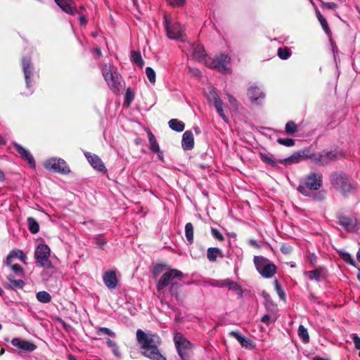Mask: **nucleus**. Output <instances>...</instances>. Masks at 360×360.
I'll return each instance as SVG.
<instances>
[{
  "label": "nucleus",
  "mask_w": 360,
  "mask_h": 360,
  "mask_svg": "<svg viewBox=\"0 0 360 360\" xmlns=\"http://www.w3.org/2000/svg\"><path fill=\"white\" fill-rule=\"evenodd\" d=\"M181 284L176 281L171 283V285L169 288V293L177 298L179 295V290L181 288Z\"/></svg>",
  "instance_id": "nucleus-42"
},
{
  "label": "nucleus",
  "mask_w": 360,
  "mask_h": 360,
  "mask_svg": "<svg viewBox=\"0 0 360 360\" xmlns=\"http://www.w3.org/2000/svg\"><path fill=\"white\" fill-rule=\"evenodd\" d=\"M131 60L136 63L137 65L140 67H143L144 62L142 59V57L139 52H136L134 51L131 52Z\"/></svg>",
  "instance_id": "nucleus-37"
},
{
  "label": "nucleus",
  "mask_w": 360,
  "mask_h": 360,
  "mask_svg": "<svg viewBox=\"0 0 360 360\" xmlns=\"http://www.w3.org/2000/svg\"><path fill=\"white\" fill-rule=\"evenodd\" d=\"M298 335L302 340V341L305 343L309 342V336L307 331V329L302 325H300L298 328Z\"/></svg>",
  "instance_id": "nucleus-35"
},
{
  "label": "nucleus",
  "mask_w": 360,
  "mask_h": 360,
  "mask_svg": "<svg viewBox=\"0 0 360 360\" xmlns=\"http://www.w3.org/2000/svg\"><path fill=\"white\" fill-rule=\"evenodd\" d=\"M338 219L339 224L342 226L346 231L349 232L357 231L358 228L356 218L339 214L338 216Z\"/></svg>",
  "instance_id": "nucleus-14"
},
{
  "label": "nucleus",
  "mask_w": 360,
  "mask_h": 360,
  "mask_svg": "<svg viewBox=\"0 0 360 360\" xmlns=\"http://www.w3.org/2000/svg\"><path fill=\"white\" fill-rule=\"evenodd\" d=\"M254 263L257 271L264 278H272L276 272V266L262 256H255Z\"/></svg>",
  "instance_id": "nucleus-5"
},
{
  "label": "nucleus",
  "mask_w": 360,
  "mask_h": 360,
  "mask_svg": "<svg viewBox=\"0 0 360 360\" xmlns=\"http://www.w3.org/2000/svg\"><path fill=\"white\" fill-rule=\"evenodd\" d=\"M168 3L173 7H181L185 4L186 0H168Z\"/></svg>",
  "instance_id": "nucleus-51"
},
{
  "label": "nucleus",
  "mask_w": 360,
  "mask_h": 360,
  "mask_svg": "<svg viewBox=\"0 0 360 360\" xmlns=\"http://www.w3.org/2000/svg\"><path fill=\"white\" fill-rule=\"evenodd\" d=\"M181 146L184 150H191L194 146V137L191 131H186L184 133L181 141Z\"/></svg>",
  "instance_id": "nucleus-25"
},
{
  "label": "nucleus",
  "mask_w": 360,
  "mask_h": 360,
  "mask_svg": "<svg viewBox=\"0 0 360 360\" xmlns=\"http://www.w3.org/2000/svg\"><path fill=\"white\" fill-rule=\"evenodd\" d=\"M270 321H271V317L268 314L264 315L261 319V321L266 324H269L270 323Z\"/></svg>",
  "instance_id": "nucleus-59"
},
{
  "label": "nucleus",
  "mask_w": 360,
  "mask_h": 360,
  "mask_svg": "<svg viewBox=\"0 0 360 360\" xmlns=\"http://www.w3.org/2000/svg\"><path fill=\"white\" fill-rule=\"evenodd\" d=\"M183 273L176 269H167L160 278L157 283V289L160 292L164 290L175 278L181 279Z\"/></svg>",
  "instance_id": "nucleus-11"
},
{
  "label": "nucleus",
  "mask_w": 360,
  "mask_h": 360,
  "mask_svg": "<svg viewBox=\"0 0 360 360\" xmlns=\"http://www.w3.org/2000/svg\"><path fill=\"white\" fill-rule=\"evenodd\" d=\"M278 143L281 145H283L285 146L290 147L295 145V141L292 139L290 138H279L277 140Z\"/></svg>",
  "instance_id": "nucleus-47"
},
{
  "label": "nucleus",
  "mask_w": 360,
  "mask_h": 360,
  "mask_svg": "<svg viewBox=\"0 0 360 360\" xmlns=\"http://www.w3.org/2000/svg\"><path fill=\"white\" fill-rule=\"evenodd\" d=\"M337 4L333 2H323L321 1V7L326 9H335L337 8Z\"/></svg>",
  "instance_id": "nucleus-52"
},
{
  "label": "nucleus",
  "mask_w": 360,
  "mask_h": 360,
  "mask_svg": "<svg viewBox=\"0 0 360 360\" xmlns=\"http://www.w3.org/2000/svg\"><path fill=\"white\" fill-rule=\"evenodd\" d=\"M96 333L98 335H107L112 337V338L116 336L115 333H114L112 330H111L110 329L105 328V327L98 328Z\"/></svg>",
  "instance_id": "nucleus-43"
},
{
  "label": "nucleus",
  "mask_w": 360,
  "mask_h": 360,
  "mask_svg": "<svg viewBox=\"0 0 360 360\" xmlns=\"http://www.w3.org/2000/svg\"><path fill=\"white\" fill-rule=\"evenodd\" d=\"M319 21L320 22V23L322 26V28L325 31V32L327 34H329L330 32V29H329V27H328L326 20L323 18V15H320V18H319Z\"/></svg>",
  "instance_id": "nucleus-48"
},
{
  "label": "nucleus",
  "mask_w": 360,
  "mask_h": 360,
  "mask_svg": "<svg viewBox=\"0 0 360 360\" xmlns=\"http://www.w3.org/2000/svg\"><path fill=\"white\" fill-rule=\"evenodd\" d=\"M310 158V153L307 150H300L297 153H295L293 155L290 156L288 158L280 160V162L283 163L285 162H288L290 163H297L299 162L301 160L309 159Z\"/></svg>",
  "instance_id": "nucleus-22"
},
{
  "label": "nucleus",
  "mask_w": 360,
  "mask_h": 360,
  "mask_svg": "<svg viewBox=\"0 0 360 360\" xmlns=\"http://www.w3.org/2000/svg\"><path fill=\"white\" fill-rule=\"evenodd\" d=\"M230 61V57L223 53L216 56L213 59L209 58L208 60H205V65L210 68L217 70L221 73H226L229 72V68L227 67V65L229 64Z\"/></svg>",
  "instance_id": "nucleus-7"
},
{
  "label": "nucleus",
  "mask_w": 360,
  "mask_h": 360,
  "mask_svg": "<svg viewBox=\"0 0 360 360\" xmlns=\"http://www.w3.org/2000/svg\"><path fill=\"white\" fill-rule=\"evenodd\" d=\"M8 285L12 289L22 288L25 282L22 279L15 280L13 276H8Z\"/></svg>",
  "instance_id": "nucleus-30"
},
{
  "label": "nucleus",
  "mask_w": 360,
  "mask_h": 360,
  "mask_svg": "<svg viewBox=\"0 0 360 360\" xmlns=\"http://www.w3.org/2000/svg\"><path fill=\"white\" fill-rule=\"evenodd\" d=\"M193 58L199 62H203L205 64V60H208L206 58L205 49L201 45L193 46Z\"/></svg>",
  "instance_id": "nucleus-26"
},
{
  "label": "nucleus",
  "mask_w": 360,
  "mask_h": 360,
  "mask_svg": "<svg viewBox=\"0 0 360 360\" xmlns=\"http://www.w3.org/2000/svg\"><path fill=\"white\" fill-rule=\"evenodd\" d=\"M84 155L87 159L89 164L98 172L105 173L107 169L104 165L102 160L96 154H91L89 152H85Z\"/></svg>",
  "instance_id": "nucleus-16"
},
{
  "label": "nucleus",
  "mask_w": 360,
  "mask_h": 360,
  "mask_svg": "<svg viewBox=\"0 0 360 360\" xmlns=\"http://www.w3.org/2000/svg\"><path fill=\"white\" fill-rule=\"evenodd\" d=\"M319 21L320 22V23L322 26V28L325 31V32L327 34H329L330 32V29H329V27H328L326 20L323 18V15H320V18H319Z\"/></svg>",
  "instance_id": "nucleus-49"
},
{
  "label": "nucleus",
  "mask_w": 360,
  "mask_h": 360,
  "mask_svg": "<svg viewBox=\"0 0 360 360\" xmlns=\"http://www.w3.org/2000/svg\"><path fill=\"white\" fill-rule=\"evenodd\" d=\"M343 156L342 150L338 148L330 150H324L317 153H310L309 160L319 165H325L330 161L338 159Z\"/></svg>",
  "instance_id": "nucleus-4"
},
{
  "label": "nucleus",
  "mask_w": 360,
  "mask_h": 360,
  "mask_svg": "<svg viewBox=\"0 0 360 360\" xmlns=\"http://www.w3.org/2000/svg\"><path fill=\"white\" fill-rule=\"evenodd\" d=\"M14 258L18 259L20 261L22 262H25L27 259V256L21 250L14 249L11 250L9 254L7 255L6 258L4 261V264L10 265L11 262H12Z\"/></svg>",
  "instance_id": "nucleus-21"
},
{
  "label": "nucleus",
  "mask_w": 360,
  "mask_h": 360,
  "mask_svg": "<svg viewBox=\"0 0 360 360\" xmlns=\"http://www.w3.org/2000/svg\"><path fill=\"white\" fill-rule=\"evenodd\" d=\"M274 283H275V285H276V291L279 295V297L281 298V299H284L285 298V293L282 291L278 281L276 280L274 281Z\"/></svg>",
  "instance_id": "nucleus-55"
},
{
  "label": "nucleus",
  "mask_w": 360,
  "mask_h": 360,
  "mask_svg": "<svg viewBox=\"0 0 360 360\" xmlns=\"http://www.w3.org/2000/svg\"><path fill=\"white\" fill-rule=\"evenodd\" d=\"M37 300L41 303H49L51 300V295L46 291H39L36 294Z\"/></svg>",
  "instance_id": "nucleus-33"
},
{
  "label": "nucleus",
  "mask_w": 360,
  "mask_h": 360,
  "mask_svg": "<svg viewBox=\"0 0 360 360\" xmlns=\"http://www.w3.org/2000/svg\"><path fill=\"white\" fill-rule=\"evenodd\" d=\"M322 184V176L316 173L309 174L305 181L304 185H300L298 191L304 195H309L307 189L318 190Z\"/></svg>",
  "instance_id": "nucleus-9"
},
{
  "label": "nucleus",
  "mask_w": 360,
  "mask_h": 360,
  "mask_svg": "<svg viewBox=\"0 0 360 360\" xmlns=\"http://www.w3.org/2000/svg\"><path fill=\"white\" fill-rule=\"evenodd\" d=\"M308 278L311 281H316L317 282L321 281V271L320 269H314L312 271H309L307 273Z\"/></svg>",
  "instance_id": "nucleus-40"
},
{
  "label": "nucleus",
  "mask_w": 360,
  "mask_h": 360,
  "mask_svg": "<svg viewBox=\"0 0 360 360\" xmlns=\"http://www.w3.org/2000/svg\"><path fill=\"white\" fill-rule=\"evenodd\" d=\"M5 179L6 178L4 172L1 170H0V181H4Z\"/></svg>",
  "instance_id": "nucleus-64"
},
{
  "label": "nucleus",
  "mask_w": 360,
  "mask_h": 360,
  "mask_svg": "<svg viewBox=\"0 0 360 360\" xmlns=\"http://www.w3.org/2000/svg\"><path fill=\"white\" fill-rule=\"evenodd\" d=\"M107 345L111 348L112 353L117 357H120V352L119 351V347L117 344L110 339L107 340L106 341Z\"/></svg>",
  "instance_id": "nucleus-39"
},
{
  "label": "nucleus",
  "mask_w": 360,
  "mask_h": 360,
  "mask_svg": "<svg viewBox=\"0 0 360 360\" xmlns=\"http://www.w3.org/2000/svg\"><path fill=\"white\" fill-rule=\"evenodd\" d=\"M213 105L214 106L217 112H218V114L219 115V116L225 121V122H227V117H226L224 112V110H223V103L221 101V100L220 101H216V103H212Z\"/></svg>",
  "instance_id": "nucleus-38"
},
{
  "label": "nucleus",
  "mask_w": 360,
  "mask_h": 360,
  "mask_svg": "<svg viewBox=\"0 0 360 360\" xmlns=\"http://www.w3.org/2000/svg\"><path fill=\"white\" fill-rule=\"evenodd\" d=\"M278 56L282 60H286L291 56V52L288 48H279L278 49Z\"/></svg>",
  "instance_id": "nucleus-45"
},
{
  "label": "nucleus",
  "mask_w": 360,
  "mask_h": 360,
  "mask_svg": "<svg viewBox=\"0 0 360 360\" xmlns=\"http://www.w3.org/2000/svg\"><path fill=\"white\" fill-rule=\"evenodd\" d=\"M134 97V93L130 90L127 89L125 94V101L127 102V104L129 105L133 101Z\"/></svg>",
  "instance_id": "nucleus-53"
},
{
  "label": "nucleus",
  "mask_w": 360,
  "mask_h": 360,
  "mask_svg": "<svg viewBox=\"0 0 360 360\" xmlns=\"http://www.w3.org/2000/svg\"><path fill=\"white\" fill-rule=\"evenodd\" d=\"M27 223H28L29 231L32 233L35 234L39 232V224L34 218L29 217L27 219Z\"/></svg>",
  "instance_id": "nucleus-34"
},
{
  "label": "nucleus",
  "mask_w": 360,
  "mask_h": 360,
  "mask_svg": "<svg viewBox=\"0 0 360 360\" xmlns=\"http://www.w3.org/2000/svg\"><path fill=\"white\" fill-rule=\"evenodd\" d=\"M51 250L49 247L45 244L39 245L34 252V257L39 266L46 269L51 268V262L49 259Z\"/></svg>",
  "instance_id": "nucleus-8"
},
{
  "label": "nucleus",
  "mask_w": 360,
  "mask_h": 360,
  "mask_svg": "<svg viewBox=\"0 0 360 360\" xmlns=\"http://www.w3.org/2000/svg\"><path fill=\"white\" fill-rule=\"evenodd\" d=\"M56 4L66 13L75 15L79 13L73 0H54Z\"/></svg>",
  "instance_id": "nucleus-18"
},
{
  "label": "nucleus",
  "mask_w": 360,
  "mask_h": 360,
  "mask_svg": "<svg viewBox=\"0 0 360 360\" xmlns=\"http://www.w3.org/2000/svg\"><path fill=\"white\" fill-rule=\"evenodd\" d=\"M7 266L11 268L15 276H23L24 270L19 264H12V262H11V264Z\"/></svg>",
  "instance_id": "nucleus-41"
},
{
  "label": "nucleus",
  "mask_w": 360,
  "mask_h": 360,
  "mask_svg": "<svg viewBox=\"0 0 360 360\" xmlns=\"http://www.w3.org/2000/svg\"><path fill=\"white\" fill-rule=\"evenodd\" d=\"M162 267V264H158V265H156L154 268V270H153V274L155 276H157L159 273H160V269Z\"/></svg>",
  "instance_id": "nucleus-60"
},
{
  "label": "nucleus",
  "mask_w": 360,
  "mask_h": 360,
  "mask_svg": "<svg viewBox=\"0 0 360 360\" xmlns=\"http://www.w3.org/2000/svg\"><path fill=\"white\" fill-rule=\"evenodd\" d=\"M44 167L46 169L63 174H68L70 172L65 161L61 158H52L47 160L44 163Z\"/></svg>",
  "instance_id": "nucleus-12"
},
{
  "label": "nucleus",
  "mask_w": 360,
  "mask_h": 360,
  "mask_svg": "<svg viewBox=\"0 0 360 360\" xmlns=\"http://www.w3.org/2000/svg\"><path fill=\"white\" fill-rule=\"evenodd\" d=\"M136 340L142 349L143 354L152 360H166L159 352L160 338L155 333H146L141 329L136 330Z\"/></svg>",
  "instance_id": "nucleus-1"
},
{
  "label": "nucleus",
  "mask_w": 360,
  "mask_h": 360,
  "mask_svg": "<svg viewBox=\"0 0 360 360\" xmlns=\"http://www.w3.org/2000/svg\"><path fill=\"white\" fill-rule=\"evenodd\" d=\"M86 22H87V20H86L85 16L82 15L79 17V23L81 25L84 26V25H86Z\"/></svg>",
  "instance_id": "nucleus-61"
},
{
  "label": "nucleus",
  "mask_w": 360,
  "mask_h": 360,
  "mask_svg": "<svg viewBox=\"0 0 360 360\" xmlns=\"http://www.w3.org/2000/svg\"><path fill=\"white\" fill-rule=\"evenodd\" d=\"M185 236L189 244L193 242V226L188 222L185 225Z\"/></svg>",
  "instance_id": "nucleus-32"
},
{
  "label": "nucleus",
  "mask_w": 360,
  "mask_h": 360,
  "mask_svg": "<svg viewBox=\"0 0 360 360\" xmlns=\"http://www.w3.org/2000/svg\"><path fill=\"white\" fill-rule=\"evenodd\" d=\"M342 259L347 263H349L352 265H354V261L352 257L351 256V255H349V253H347V252L343 253Z\"/></svg>",
  "instance_id": "nucleus-54"
},
{
  "label": "nucleus",
  "mask_w": 360,
  "mask_h": 360,
  "mask_svg": "<svg viewBox=\"0 0 360 360\" xmlns=\"http://www.w3.org/2000/svg\"><path fill=\"white\" fill-rule=\"evenodd\" d=\"M103 281L105 286L110 289H115L117 285V278L115 271H105L103 276Z\"/></svg>",
  "instance_id": "nucleus-19"
},
{
  "label": "nucleus",
  "mask_w": 360,
  "mask_h": 360,
  "mask_svg": "<svg viewBox=\"0 0 360 360\" xmlns=\"http://www.w3.org/2000/svg\"><path fill=\"white\" fill-rule=\"evenodd\" d=\"M229 335L236 338L240 345L245 348H253L254 345L252 340L245 338L238 331H231Z\"/></svg>",
  "instance_id": "nucleus-24"
},
{
  "label": "nucleus",
  "mask_w": 360,
  "mask_h": 360,
  "mask_svg": "<svg viewBox=\"0 0 360 360\" xmlns=\"http://www.w3.org/2000/svg\"><path fill=\"white\" fill-rule=\"evenodd\" d=\"M287 134H293L297 131V125L292 121L288 122L285 127Z\"/></svg>",
  "instance_id": "nucleus-44"
},
{
  "label": "nucleus",
  "mask_w": 360,
  "mask_h": 360,
  "mask_svg": "<svg viewBox=\"0 0 360 360\" xmlns=\"http://www.w3.org/2000/svg\"><path fill=\"white\" fill-rule=\"evenodd\" d=\"M22 67L25 76V80L26 82V86L27 89H30L32 82L31 78L33 75L34 70V68L31 63V59L30 57H25L22 58Z\"/></svg>",
  "instance_id": "nucleus-15"
},
{
  "label": "nucleus",
  "mask_w": 360,
  "mask_h": 360,
  "mask_svg": "<svg viewBox=\"0 0 360 360\" xmlns=\"http://www.w3.org/2000/svg\"><path fill=\"white\" fill-rule=\"evenodd\" d=\"M101 71L109 88L115 93L119 92L122 88V79L117 68L111 64H104Z\"/></svg>",
  "instance_id": "nucleus-2"
},
{
  "label": "nucleus",
  "mask_w": 360,
  "mask_h": 360,
  "mask_svg": "<svg viewBox=\"0 0 360 360\" xmlns=\"http://www.w3.org/2000/svg\"><path fill=\"white\" fill-rule=\"evenodd\" d=\"M248 97L252 104L261 105L265 98V93L259 86L252 85L248 89Z\"/></svg>",
  "instance_id": "nucleus-13"
},
{
  "label": "nucleus",
  "mask_w": 360,
  "mask_h": 360,
  "mask_svg": "<svg viewBox=\"0 0 360 360\" xmlns=\"http://www.w3.org/2000/svg\"><path fill=\"white\" fill-rule=\"evenodd\" d=\"M13 145L18 153L22 157V158H23L27 162L30 167L34 168L35 161L32 154L27 150L21 146L20 144L15 143Z\"/></svg>",
  "instance_id": "nucleus-20"
},
{
  "label": "nucleus",
  "mask_w": 360,
  "mask_h": 360,
  "mask_svg": "<svg viewBox=\"0 0 360 360\" xmlns=\"http://www.w3.org/2000/svg\"><path fill=\"white\" fill-rule=\"evenodd\" d=\"M174 341L181 359L182 360H188L189 352L191 349V343L181 333L175 334Z\"/></svg>",
  "instance_id": "nucleus-10"
},
{
  "label": "nucleus",
  "mask_w": 360,
  "mask_h": 360,
  "mask_svg": "<svg viewBox=\"0 0 360 360\" xmlns=\"http://www.w3.org/2000/svg\"><path fill=\"white\" fill-rule=\"evenodd\" d=\"M6 139L1 136H0V145H4L6 144Z\"/></svg>",
  "instance_id": "nucleus-63"
},
{
  "label": "nucleus",
  "mask_w": 360,
  "mask_h": 360,
  "mask_svg": "<svg viewBox=\"0 0 360 360\" xmlns=\"http://www.w3.org/2000/svg\"><path fill=\"white\" fill-rule=\"evenodd\" d=\"M106 243V240L103 238L99 237L96 239V243L101 248H103Z\"/></svg>",
  "instance_id": "nucleus-57"
},
{
  "label": "nucleus",
  "mask_w": 360,
  "mask_h": 360,
  "mask_svg": "<svg viewBox=\"0 0 360 360\" xmlns=\"http://www.w3.org/2000/svg\"><path fill=\"white\" fill-rule=\"evenodd\" d=\"M221 256L222 257L221 250L218 248H209L207 252V257L209 261L214 262L217 258Z\"/></svg>",
  "instance_id": "nucleus-28"
},
{
  "label": "nucleus",
  "mask_w": 360,
  "mask_h": 360,
  "mask_svg": "<svg viewBox=\"0 0 360 360\" xmlns=\"http://www.w3.org/2000/svg\"><path fill=\"white\" fill-rule=\"evenodd\" d=\"M149 148L154 152L157 153L160 159L162 158V153L160 150L159 145L155 139V136L150 132L148 134Z\"/></svg>",
  "instance_id": "nucleus-27"
},
{
  "label": "nucleus",
  "mask_w": 360,
  "mask_h": 360,
  "mask_svg": "<svg viewBox=\"0 0 360 360\" xmlns=\"http://www.w3.org/2000/svg\"><path fill=\"white\" fill-rule=\"evenodd\" d=\"M169 127L174 131L181 132L185 128V124L183 122L177 119H172L168 122Z\"/></svg>",
  "instance_id": "nucleus-29"
},
{
  "label": "nucleus",
  "mask_w": 360,
  "mask_h": 360,
  "mask_svg": "<svg viewBox=\"0 0 360 360\" xmlns=\"http://www.w3.org/2000/svg\"><path fill=\"white\" fill-rule=\"evenodd\" d=\"M211 232H212V236L218 240H220V241H223L224 240V237L223 236V235L215 228H212L211 229Z\"/></svg>",
  "instance_id": "nucleus-50"
},
{
  "label": "nucleus",
  "mask_w": 360,
  "mask_h": 360,
  "mask_svg": "<svg viewBox=\"0 0 360 360\" xmlns=\"http://www.w3.org/2000/svg\"><path fill=\"white\" fill-rule=\"evenodd\" d=\"M164 24L168 38L179 41H186V36L184 32V28L179 22L171 20L167 15H165Z\"/></svg>",
  "instance_id": "nucleus-3"
},
{
  "label": "nucleus",
  "mask_w": 360,
  "mask_h": 360,
  "mask_svg": "<svg viewBox=\"0 0 360 360\" xmlns=\"http://www.w3.org/2000/svg\"><path fill=\"white\" fill-rule=\"evenodd\" d=\"M353 342L354 343L356 349L359 350L360 349V337H359L358 335H354Z\"/></svg>",
  "instance_id": "nucleus-56"
},
{
  "label": "nucleus",
  "mask_w": 360,
  "mask_h": 360,
  "mask_svg": "<svg viewBox=\"0 0 360 360\" xmlns=\"http://www.w3.org/2000/svg\"><path fill=\"white\" fill-rule=\"evenodd\" d=\"M146 74L150 82L152 84H155L156 79V75L154 70L150 67H147L146 68Z\"/></svg>",
  "instance_id": "nucleus-46"
},
{
  "label": "nucleus",
  "mask_w": 360,
  "mask_h": 360,
  "mask_svg": "<svg viewBox=\"0 0 360 360\" xmlns=\"http://www.w3.org/2000/svg\"><path fill=\"white\" fill-rule=\"evenodd\" d=\"M190 70L193 75L196 76H200L201 75L200 71L198 69H190Z\"/></svg>",
  "instance_id": "nucleus-62"
},
{
  "label": "nucleus",
  "mask_w": 360,
  "mask_h": 360,
  "mask_svg": "<svg viewBox=\"0 0 360 360\" xmlns=\"http://www.w3.org/2000/svg\"><path fill=\"white\" fill-rule=\"evenodd\" d=\"M228 100L233 106H236L237 101L233 96L228 94Z\"/></svg>",
  "instance_id": "nucleus-58"
},
{
  "label": "nucleus",
  "mask_w": 360,
  "mask_h": 360,
  "mask_svg": "<svg viewBox=\"0 0 360 360\" xmlns=\"http://www.w3.org/2000/svg\"><path fill=\"white\" fill-rule=\"evenodd\" d=\"M219 286L226 287L229 290L235 291L240 297L243 296V291L241 287L236 282L231 281L229 278L221 281Z\"/></svg>",
  "instance_id": "nucleus-23"
},
{
  "label": "nucleus",
  "mask_w": 360,
  "mask_h": 360,
  "mask_svg": "<svg viewBox=\"0 0 360 360\" xmlns=\"http://www.w3.org/2000/svg\"><path fill=\"white\" fill-rule=\"evenodd\" d=\"M206 94L207 99L211 103H214L216 101L221 100L217 93L213 88H209L208 91Z\"/></svg>",
  "instance_id": "nucleus-36"
},
{
  "label": "nucleus",
  "mask_w": 360,
  "mask_h": 360,
  "mask_svg": "<svg viewBox=\"0 0 360 360\" xmlns=\"http://www.w3.org/2000/svg\"><path fill=\"white\" fill-rule=\"evenodd\" d=\"M11 344L13 347L26 352H32L37 349V346L34 343L18 338H13L11 340Z\"/></svg>",
  "instance_id": "nucleus-17"
},
{
  "label": "nucleus",
  "mask_w": 360,
  "mask_h": 360,
  "mask_svg": "<svg viewBox=\"0 0 360 360\" xmlns=\"http://www.w3.org/2000/svg\"><path fill=\"white\" fill-rule=\"evenodd\" d=\"M330 179L333 186L344 195L350 193L354 189L349 179L345 174L334 172L331 174Z\"/></svg>",
  "instance_id": "nucleus-6"
},
{
  "label": "nucleus",
  "mask_w": 360,
  "mask_h": 360,
  "mask_svg": "<svg viewBox=\"0 0 360 360\" xmlns=\"http://www.w3.org/2000/svg\"><path fill=\"white\" fill-rule=\"evenodd\" d=\"M259 156L261 160L269 165L271 167H276L277 165V162L271 154L261 153Z\"/></svg>",
  "instance_id": "nucleus-31"
}]
</instances>
